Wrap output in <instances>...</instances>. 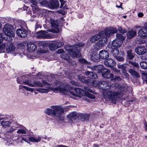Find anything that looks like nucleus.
<instances>
[{
    "label": "nucleus",
    "mask_w": 147,
    "mask_h": 147,
    "mask_svg": "<svg viewBox=\"0 0 147 147\" xmlns=\"http://www.w3.org/2000/svg\"><path fill=\"white\" fill-rule=\"evenodd\" d=\"M55 90L59 91L65 95L69 94V92L73 96V98L76 99H78V98L81 97V96L85 95V91L78 88L75 89H69L67 90L60 87H58L55 88Z\"/></svg>",
    "instance_id": "nucleus-1"
},
{
    "label": "nucleus",
    "mask_w": 147,
    "mask_h": 147,
    "mask_svg": "<svg viewBox=\"0 0 147 147\" xmlns=\"http://www.w3.org/2000/svg\"><path fill=\"white\" fill-rule=\"evenodd\" d=\"M112 88L117 90V92L108 91L107 93L103 94L104 97L106 99H109L113 102H115L118 98V96L121 93L123 90V87L119 86L118 84H115L112 85Z\"/></svg>",
    "instance_id": "nucleus-2"
},
{
    "label": "nucleus",
    "mask_w": 147,
    "mask_h": 147,
    "mask_svg": "<svg viewBox=\"0 0 147 147\" xmlns=\"http://www.w3.org/2000/svg\"><path fill=\"white\" fill-rule=\"evenodd\" d=\"M52 109H47L45 110V113L48 115H52L58 117L61 120L64 119L63 115L64 110L59 106H53Z\"/></svg>",
    "instance_id": "nucleus-3"
},
{
    "label": "nucleus",
    "mask_w": 147,
    "mask_h": 147,
    "mask_svg": "<svg viewBox=\"0 0 147 147\" xmlns=\"http://www.w3.org/2000/svg\"><path fill=\"white\" fill-rule=\"evenodd\" d=\"M3 30L5 34L8 37L5 40L11 41L12 40L11 37L15 36L14 30L11 24H6L3 27Z\"/></svg>",
    "instance_id": "nucleus-4"
},
{
    "label": "nucleus",
    "mask_w": 147,
    "mask_h": 147,
    "mask_svg": "<svg viewBox=\"0 0 147 147\" xmlns=\"http://www.w3.org/2000/svg\"><path fill=\"white\" fill-rule=\"evenodd\" d=\"M65 49L67 51L69 55L72 57H76L80 55V49L77 47H72L71 45H66Z\"/></svg>",
    "instance_id": "nucleus-5"
},
{
    "label": "nucleus",
    "mask_w": 147,
    "mask_h": 147,
    "mask_svg": "<svg viewBox=\"0 0 147 147\" xmlns=\"http://www.w3.org/2000/svg\"><path fill=\"white\" fill-rule=\"evenodd\" d=\"M8 41L6 43V45L5 44H2L3 42V40L2 38H0V50H3L6 47L7 51L8 52H11L14 51L15 50V47L13 45L11 41L6 39Z\"/></svg>",
    "instance_id": "nucleus-6"
},
{
    "label": "nucleus",
    "mask_w": 147,
    "mask_h": 147,
    "mask_svg": "<svg viewBox=\"0 0 147 147\" xmlns=\"http://www.w3.org/2000/svg\"><path fill=\"white\" fill-rule=\"evenodd\" d=\"M117 32V30L115 28L111 27L105 28L104 30L100 32V34L105 35L107 37L109 38L111 34L116 33Z\"/></svg>",
    "instance_id": "nucleus-7"
},
{
    "label": "nucleus",
    "mask_w": 147,
    "mask_h": 147,
    "mask_svg": "<svg viewBox=\"0 0 147 147\" xmlns=\"http://www.w3.org/2000/svg\"><path fill=\"white\" fill-rule=\"evenodd\" d=\"M111 71L110 69L104 68L102 71V76L103 77L108 79H113L114 78L113 75L110 73Z\"/></svg>",
    "instance_id": "nucleus-8"
},
{
    "label": "nucleus",
    "mask_w": 147,
    "mask_h": 147,
    "mask_svg": "<svg viewBox=\"0 0 147 147\" xmlns=\"http://www.w3.org/2000/svg\"><path fill=\"white\" fill-rule=\"evenodd\" d=\"M98 86L104 90H106L111 88L110 84L105 81H101L98 82Z\"/></svg>",
    "instance_id": "nucleus-9"
},
{
    "label": "nucleus",
    "mask_w": 147,
    "mask_h": 147,
    "mask_svg": "<svg viewBox=\"0 0 147 147\" xmlns=\"http://www.w3.org/2000/svg\"><path fill=\"white\" fill-rule=\"evenodd\" d=\"M24 83L31 87L37 86L38 87H42L43 86L42 83L38 81H34L33 83L32 84L29 80H26L24 82Z\"/></svg>",
    "instance_id": "nucleus-10"
},
{
    "label": "nucleus",
    "mask_w": 147,
    "mask_h": 147,
    "mask_svg": "<svg viewBox=\"0 0 147 147\" xmlns=\"http://www.w3.org/2000/svg\"><path fill=\"white\" fill-rule=\"evenodd\" d=\"M16 33L21 38H25L27 36L28 32L25 29H18L17 30Z\"/></svg>",
    "instance_id": "nucleus-11"
},
{
    "label": "nucleus",
    "mask_w": 147,
    "mask_h": 147,
    "mask_svg": "<svg viewBox=\"0 0 147 147\" xmlns=\"http://www.w3.org/2000/svg\"><path fill=\"white\" fill-rule=\"evenodd\" d=\"M102 38L97 42L96 45L99 47H102L106 44L107 42V38L106 36H102Z\"/></svg>",
    "instance_id": "nucleus-12"
},
{
    "label": "nucleus",
    "mask_w": 147,
    "mask_h": 147,
    "mask_svg": "<svg viewBox=\"0 0 147 147\" xmlns=\"http://www.w3.org/2000/svg\"><path fill=\"white\" fill-rule=\"evenodd\" d=\"M136 53L139 55H143L145 54L146 52V48L144 47L140 46L136 47L135 49Z\"/></svg>",
    "instance_id": "nucleus-13"
},
{
    "label": "nucleus",
    "mask_w": 147,
    "mask_h": 147,
    "mask_svg": "<svg viewBox=\"0 0 147 147\" xmlns=\"http://www.w3.org/2000/svg\"><path fill=\"white\" fill-rule=\"evenodd\" d=\"M59 4L58 0H50L49 7L51 9L56 8L59 7Z\"/></svg>",
    "instance_id": "nucleus-14"
},
{
    "label": "nucleus",
    "mask_w": 147,
    "mask_h": 147,
    "mask_svg": "<svg viewBox=\"0 0 147 147\" xmlns=\"http://www.w3.org/2000/svg\"><path fill=\"white\" fill-rule=\"evenodd\" d=\"M99 56L100 59H105L109 57V54L107 51L104 50L100 51Z\"/></svg>",
    "instance_id": "nucleus-15"
},
{
    "label": "nucleus",
    "mask_w": 147,
    "mask_h": 147,
    "mask_svg": "<svg viewBox=\"0 0 147 147\" xmlns=\"http://www.w3.org/2000/svg\"><path fill=\"white\" fill-rule=\"evenodd\" d=\"M104 62L105 66L109 67H113L115 65V61L111 59H109L105 60Z\"/></svg>",
    "instance_id": "nucleus-16"
},
{
    "label": "nucleus",
    "mask_w": 147,
    "mask_h": 147,
    "mask_svg": "<svg viewBox=\"0 0 147 147\" xmlns=\"http://www.w3.org/2000/svg\"><path fill=\"white\" fill-rule=\"evenodd\" d=\"M37 48L36 45L34 44L29 42L27 44V49L28 51L29 52H32Z\"/></svg>",
    "instance_id": "nucleus-17"
},
{
    "label": "nucleus",
    "mask_w": 147,
    "mask_h": 147,
    "mask_svg": "<svg viewBox=\"0 0 147 147\" xmlns=\"http://www.w3.org/2000/svg\"><path fill=\"white\" fill-rule=\"evenodd\" d=\"M105 35H103L100 34V32L98 34L95 35L92 37L90 39V42L92 43H94L96 41H97L102 36H104Z\"/></svg>",
    "instance_id": "nucleus-18"
},
{
    "label": "nucleus",
    "mask_w": 147,
    "mask_h": 147,
    "mask_svg": "<svg viewBox=\"0 0 147 147\" xmlns=\"http://www.w3.org/2000/svg\"><path fill=\"white\" fill-rule=\"evenodd\" d=\"M121 41L115 39L112 42V45L114 47L119 48L121 47L122 43Z\"/></svg>",
    "instance_id": "nucleus-19"
},
{
    "label": "nucleus",
    "mask_w": 147,
    "mask_h": 147,
    "mask_svg": "<svg viewBox=\"0 0 147 147\" xmlns=\"http://www.w3.org/2000/svg\"><path fill=\"white\" fill-rule=\"evenodd\" d=\"M127 58L128 59H132L135 57V54L133 52L132 50L127 51Z\"/></svg>",
    "instance_id": "nucleus-20"
},
{
    "label": "nucleus",
    "mask_w": 147,
    "mask_h": 147,
    "mask_svg": "<svg viewBox=\"0 0 147 147\" xmlns=\"http://www.w3.org/2000/svg\"><path fill=\"white\" fill-rule=\"evenodd\" d=\"M60 57L62 59L67 61L68 63H71V59H70L69 56L67 54H62L60 55Z\"/></svg>",
    "instance_id": "nucleus-21"
},
{
    "label": "nucleus",
    "mask_w": 147,
    "mask_h": 147,
    "mask_svg": "<svg viewBox=\"0 0 147 147\" xmlns=\"http://www.w3.org/2000/svg\"><path fill=\"white\" fill-rule=\"evenodd\" d=\"M85 74L88 76V77L91 78L95 79L98 77L96 74L92 72L86 71Z\"/></svg>",
    "instance_id": "nucleus-22"
},
{
    "label": "nucleus",
    "mask_w": 147,
    "mask_h": 147,
    "mask_svg": "<svg viewBox=\"0 0 147 147\" xmlns=\"http://www.w3.org/2000/svg\"><path fill=\"white\" fill-rule=\"evenodd\" d=\"M78 117L79 114H77L76 112H72L67 116V118L70 119H76Z\"/></svg>",
    "instance_id": "nucleus-23"
},
{
    "label": "nucleus",
    "mask_w": 147,
    "mask_h": 147,
    "mask_svg": "<svg viewBox=\"0 0 147 147\" xmlns=\"http://www.w3.org/2000/svg\"><path fill=\"white\" fill-rule=\"evenodd\" d=\"M129 71L132 76L134 77H140L139 74L133 69H129Z\"/></svg>",
    "instance_id": "nucleus-24"
},
{
    "label": "nucleus",
    "mask_w": 147,
    "mask_h": 147,
    "mask_svg": "<svg viewBox=\"0 0 147 147\" xmlns=\"http://www.w3.org/2000/svg\"><path fill=\"white\" fill-rule=\"evenodd\" d=\"M136 34V32L135 31L131 30L129 31L127 33V37L130 39L134 37Z\"/></svg>",
    "instance_id": "nucleus-25"
},
{
    "label": "nucleus",
    "mask_w": 147,
    "mask_h": 147,
    "mask_svg": "<svg viewBox=\"0 0 147 147\" xmlns=\"http://www.w3.org/2000/svg\"><path fill=\"white\" fill-rule=\"evenodd\" d=\"M90 59L94 62H97L100 61V58L98 57L97 55H91Z\"/></svg>",
    "instance_id": "nucleus-26"
},
{
    "label": "nucleus",
    "mask_w": 147,
    "mask_h": 147,
    "mask_svg": "<svg viewBox=\"0 0 147 147\" xmlns=\"http://www.w3.org/2000/svg\"><path fill=\"white\" fill-rule=\"evenodd\" d=\"M147 32H145L144 29H140L138 33V35L142 38H144L146 37Z\"/></svg>",
    "instance_id": "nucleus-27"
},
{
    "label": "nucleus",
    "mask_w": 147,
    "mask_h": 147,
    "mask_svg": "<svg viewBox=\"0 0 147 147\" xmlns=\"http://www.w3.org/2000/svg\"><path fill=\"white\" fill-rule=\"evenodd\" d=\"M78 118L82 120V121L88 120L89 119V117L87 115H85L83 114H79Z\"/></svg>",
    "instance_id": "nucleus-28"
},
{
    "label": "nucleus",
    "mask_w": 147,
    "mask_h": 147,
    "mask_svg": "<svg viewBox=\"0 0 147 147\" xmlns=\"http://www.w3.org/2000/svg\"><path fill=\"white\" fill-rule=\"evenodd\" d=\"M46 33V32L43 31H40L38 33V36L37 37L38 38H45V35Z\"/></svg>",
    "instance_id": "nucleus-29"
},
{
    "label": "nucleus",
    "mask_w": 147,
    "mask_h": 147,
    "mask_svg": "<svg viewBox=\"0 0 147 147\" xmlns=\"http://www.w3.org/2000/svg\"><path fill=\"white\" fill-rule=\"evenodd\" d=\"M125 36H124L122 34L119 33L116 34V39H117L118 40L121 41V42H123V41L125 39Z\"/></svg>",
    "instance_id": "nucleus-30"
},
{
    "label": "nucleus",
    "mask_w": 147,
    "mask_h": 147,
    "mask_svg": "<svg viewBox=\"0 0 147 147\" xmlns=\"http://www.w3.org/2000/svg\"><path fill=\"white\" fill-rule=\"evenodd\" d=\"M94 69L96 70H98V72H102V70L104 69V66L102 65H98L94 66Z\"/></svg>",
    "instance_id": "nucleus-31"
},
{
    "label": "nucleus",
    "mask_w": 147,
    "mask_h": 147,
    "mask_svg": "<svg viewBox=\"0 0 147 147\" xmlns=\"http://www.w3.org/2000/svg\"><path fill=\"white\" fill-rule=\"evenodd\" d=\"M111 52L115 58L117 56L119 53V50L117 49H112Z\"/></svg>",
    "instance_id": "nucleus-32"
},
{
    "label": "nucleus",
    "mask_w": 147,
    "mask_h": 147,
    "mask_svg": "<svg viewBox=\"0 0 147 147\" xmlns=\"http://www.w3.org/2000/svg\"><path fill=\"white\" fill-rule=\"evenodd\" d=\"M49 47L51 51H54L57 49V47L55 42L50 44L49 45Z\"/></svg>",
    "instance_id": "nucleus-33"
},
{
    "label": "nucleus",
    "mask_w": 147,
    "mask_h": 147,
    "mask_svg": "<svg viewBox=\"0 0 147 147\" xmlns=\"http://www.w3.org/2000/svg\"><path fill=\"white\" fill-rule=\"evenodd\" d=\"M127 65H128L127 64L118 65V68L119 69H121L122 71H126V69Z\"/></svg>",
    "instance_id": "nucleus-34"
},
{
    "label": "nucleus",
    "mask_w": 147,
    "mask_h": 147,
    "mask_svg": "<svg viewBox=\"0 0 147 147\" xmlns=\"http://www.w3.org/2000/svg\"><path fill=\"white\" fill-rule=\"evenodd\" d=\"M141 67L144 69H147V62L145 61L141 62L140 63Z\"/></svg>",
    "instance_id": "nucleus-35"
},
{
    "label": "nucleus",
    "mask_w": 147,
    "mask_h": 147,
    "mask_svg": "<svg viewBox=\"0 0 147 147\" xmlns=\"http://www.w3.org/2000/svg\"><path fill=\"white\" fill-rule=\"evenodd\" d=\"M1 124L3 127H5L6 126H9L10 124V122L8 121H3L1 122Z\"/></svg>",
    "instance_id": "nucleus-36"
},
{
    "label": "nucleus",
    "mask_w": 147,
    "mask_h": 147,
    "mask_svg": "<svg viewBox=\"0 0 147 147\" xmlns=\"http://www.w3.org/2000/svg\"><path fill=\"white\" fill-rule=\"evenodd\" d=\"M79 62L82 64H89L90 63L87 61L85 59L82 58L79 59Z\"/></svg>",
    "instance_id": "nucleus-37"
},
{
    "label": "nucleus",
    "mask_w": 147,
    "mask_h": 147,
    "mask_svg": "<svg viewBox=\"0 0 147 147\" xmlns=\"http://www.w3.org/2000/svg\"><path fill=\"white\" fill-rule=\"evenodd\" d=\"M29 140L31 142H37L40 141V138H39L37 139H36L34 138L31 137L29 138Z\"/></svg>",
    "instance_id": "nucleus-38"
},
{
    "label": "nucleus",
    "mask_w": 147,
    "mask_h": 147,
    "mask_svg": "<svg viewBox=\"0 0 147 147\" xmlns=\"http://www.w3.org/2000/svg\"><path fill=\"white\" fill-rule=\"evenodd\" d=\"M40 4L41 5H42L45 6H48L49 7V3L48 1H47L43 0L40 2Z\"/></svg>",
    "instance_id": "nucleus-39"
},
{
    "label": "nucleus",
    "mask_w": 147,
    "mask_h": 147,
    "mask_svg": "<svg viewBox=\"0 0 147 147\" xmlns=\"http://www.w3.org/2000/svg\"><path fill=\"white\" fill-rule=\"evenodd\" d=\"M54 36L52 34H47L46 33L45 38L51 39L53 38Z\"/></svg>",
    "instance_id": "nucleus-40"
},
{
    "label": "nucleus",
    "mask_w": 147,
    "mask_h": 147,
    "mask_svg": "<svg viewBox=\"0 0 147 147\" xmlns=\"http://www.w3.org/2000/svg\"><path fill=\"white\" fill-rule=\"evenodd\" d=\"M78 78L82 82H84L85 80V78L82 75L80 74L77 76Z\"/></svg>",
    "instance_id": "nucleus-41"
},
{
    "label": "nucleus",
    "mask_w": 147,
    "mask_h": 147,
    "mask_svg": "<svg viewBox=\"0 0 147 147\" xmlns=\"http://www.w3.org/2000/svg\"><path fill=\"white\" fill-rule=\"evenodd\" d=\"M36 90L41 93L48 92V91L47 90L40 88H38Z\"/></svg>",
    "instance_id": "nucleus-42"
},
{
    "label": "nucleus",
    "mask_w": 147,
    "mask_h": 147,
    "mask_svg": "<svg viewBox=\"0 0 147 147\" xmlns=\"http://www.w3.org/2000/svg\"><path fill=\"white\" fill-rule=\"evenodd\" d=\"M51 23L52 26L54 27L57 28L58 26V25L55 23V21L51 20Z\"/></svg>",
    "instance_id": "nucleus-43"
},
{
    "label": "nucleus",
    "mask_w": 147,
    "mask_h": 147,
    "mask_svg": "<svg viewBox=\"0 0 147 147\" xmlns=\"http://www.w3.org/2000/svg\"><path fill=\"white\" fill-rule=\"evenodd\" d=\"M115 58L119 61H123L124 60V59L123 57L119 56L116 57Z\"/></svg>",
    "instance_id": "nucleus-44"
},
{
    "label": "nucleus",
    "mask_w": 147,
    "mask_h": 147,
    "mask_svg": "<svg viewBox=\"0 0 147 147\" xmlns=\"http://www.w3.org/2000/svg\"><path fill=\"white\" fill-rule=\"evenodd\" d=\"M55 43L57 47V48L61 47L64 45V43L62 42H57Z\"/></svg>",
    "instance_id": "nucleus-45"
},
{
    "label": "nucleus",
    "mask_w": 147,
    "mask_h": 147,
    "mask_svg": "<svg viewBox=\"0 0 147 147\" xmlns=\"http://www.w3.org/2000/svg\"><path fill=\"white\" fill-rule=\"evenodd\" d=\"M22 87L24 88L25 89L28 91H29L32 92L33 91V89L32 88H29L26 86H23Z\"/></svg>",
    "instance_id": "nucleus-46"
},
{
    "label": "nucleus",
    "mask_w": 147,
    "mask_h": 147,
    "mask_svg": "<svg viewBox=\"0 0 147 147\" xmlns=\"http://www.w3.org/2000/svg\"><path fill=\"white\" fill-rule=\"evenodd\" d=\"M118 31L122 34L125 33L126 32V31L125 29L123 30L121 27H119L118 28Z\"/></svg>",
    "instance_id": "nucleus-47"
},
{
    "label": "nucleus",
    "mask_w": 147,
    "mask_h": 147,
    "mask_svg": "<svg viewBox=\"0 0 147 147\" xmlns=\"http://www.w3.org/2000/svg\"><path fill=\"white\" fill-rule=\"evenodd\" d=\"M84 88L86 91H88L92 93H93L94 92V91L92 90L91 89L87 86H84Z\"/></svg>",
    "instance_id": "nucleus-48"
},
{
    "label": "nucleus",
    "mask_w": 147,
    "mask_h": 147,
    "mask_svg": "<svg viewBox=\"0 0 147 147\" xmlns=\"http://www.w3.org/2000/svg\"><path fill=\"white\" fill-rule=\"evenodd\" d=\"M84 88L86 91H88L92 93H93L94 92V91L92 90L91 89L87 86H84Z\"/></svg>",
    "instance_id": "nucleus-49"
},
{
    "label": "nucleus",
    "mask_w": 147,
    "mask_h": 147,
    "mask_svg": "<svg viewBox=\"0 0 147 147\" xmlns=\"http://www.w3.org/2000/svg\"><path fill=\"white\" fill-rule=\"evenodd\" d=\"M87 97L91 99H94L95 98V96L92 94H90L88 93H87Z\"/></svg>",
    "instance_id": "nucleus-50"
},
{
    "label": "nucleus",
    "mask_w": 147,
    "mask_h": 147,
    "mask_svg": "<svg viewBox=\"0 0 147 147\" xmlns=\"http://www.w3.org/2000/svg\"><path fill=\"white\" fill-rule=\"evenodd\" d=\"M17 132L18 133V134L21 133V134H26V132L24 130L22 129H19V130H18L17 131Z\"/></svg>",
    "instance_id": "nucleus-51"
},
{
    "label": "nucleus",
    "mask_w": 147,
    "mask_h": 147,
    "mask_svg": "<svg viewBox=\"0 0 147 147\" xmlns=\"http://www.w3.org/2000/svg\"><path fill=\"white\" fill-rule=\"evenodd\" d=\"M61 3V5L60 6V7L62 8L64 4L65 3V1L63 0H59Z\"/></svg>",
    "instance_id": "nucleus-52"
},
{
    "label": "nucleus",
    "mask_w": 147,
    "mask_h": 147,
    "mask_svg": "<svg viewBox=\"0 0 147 147\" xmlns=\"http://www.w3.org/2000/svg\"><path fill=\"white\" fill-rule=\"evenodd\" d=\"M64 52V51L62 49H59L57 51V53H61Z\"/></svg>",
    "instance_id": "nucleus-53"
},
{
    "label": "nucleus",
    "mask_w": 147,
    "mask_h": 147,
    "mask_svg": "<svg viewBox=\"0 0 147 147\" xmlns=\"http://www.w3.org/2000/svg\"><path fill=\"white\" fill-rule=\"evenodd\" d=\"M71 83L74 85L78 86L79 84L74 81H71Z\"/></svg>",
    "instance_id": "nucleus-54"
},
{
    "label": "nucleus",
    "mask_w": 147,
    "mask_h": 147,
    "mask_svg": "<svg viewBox=\"0 0 147 147\" xmlns=\"http://www.w3.org/2000/svg\"><path fill=\"white\" fill-rule=\"evenodd\" d=\"M85 45V44L84 43H78L77 45L79 47H84Z\"/></svg>",
    "instance_id": "nucleus-55"
},
{
    "label": "nucleus",
    "mask_w": 147,
    "mask_h": 147,
    "mask_svg": "<svg viewBox=\"0 0 147 147\" xmlns=\"http://www.w3.org/2000/svg\"><path fill=\"white\" fill-rule=\"evenodd\" d=\"M132 64L134 67H138L139 66L138 64L136 63L132 62Z\"/></svg>",
    "instance_id": "nucleus-56"
},
{
    "label": "nucleus",
    "mask_w": 147,
    "mask_h": 147,
    "mask_svg": "<svg viewBox=\"0 0 147 147\" xmlns=\"http://www.w3.org/2000/svg\"><path fill=\"white\" fill-rule=\"evenodd\" d=\"M30 1L34 5H35L37 4L36 0H30Z\"/></svg>",
    "instance_id": "nucleus-57"
},
{
    "label": "nucleus",
    "mask_w": 147,
    "mask_h": 147,
    "mask_svg": "<svg viewBox=\"0 0 147 147\" xmlns=\"http://www.w3.org/2000/svg\"><path fill=\"white\" fill-rule=\"evenodd\" d=\"M42 82L45 84L47 85H50V84L49 83L47 82L45 80H43L42 81Z\"/></svg>",
    "instance_id": "nucleus-58"
},
{
    "label": "nucleus",
    "mask_w": 147,
    "mask_h": 147,
    "mask_svg": "<svg viewBox=\"0 0 147 147\" xmlns=\"http://www.w3.org/2000/svg\"><path fill=\"white\" fill-rule=\"evenodd\" d=\"M113 70L114 71H115L117 73H119L120 72V71L118 69H117L116 68H113Z\"/></svg>",
    "instance_id": "nucleus-59"
},
{
    "label": "nucleus",
    "mask_w": 147,
    "mask_h": 147,
    "mask_svg": "<svg viewBox=\"0 0 147 147\" xmlns=\"http://www.w3.org/2000/svg\"><path fill=\"white\" fill-rule=\"evenodd\" d=\"M71 63L72 65L74 66H76V62L74 61H73L72 62V61H71V63Z\"/></svg>",
    "instance_id": "nucleus-60"
},
{
    "label": "nucleus",
    "mask_w": 147,
    "mask_h": 147,
    "mask_svg": "<svg viewBox=\"0 0 147 147\" xmlns=\"http://www.w3.org/2000/svg\"><path fill=\"white\" fill-rule=\"evenodd\" d=\"M138 17H141L143 16V14L141 12L139 13H138Z\"/></svg>",
    "instance_id": "nucleus-61"
},
{
    "label": "nucleus",
    "mask_w": 147,
    "mask_h": 147,
    "mask_svg": "<svg viewBox=\"0 0 147 147\" xmlns=\"http://www.w3.org/2000/svg\"><path fill=\"white\" fill-rule=\"evenodd\" d=\"M49 31H50V32L53 33H58V32H56L55 30H49Z\"/></svg>",
    "instance_id": "nucleus-62"
},
{
    "label": "nucleus",
    "mask_w": 147,
    "mask_h": 147,
    "mask_svg": "<svg viewBox=\"0 0 147 147\" xmlns=\"http://www.w3.org/2000/svg\"><path fill=\"white\" fill-rule=\"evenodd\" d=\"M66 147V146H63L61 145H58L57 146V147Z\"/></svg>",
    "instance_id": "nucleus-63"
},
{
    "label": "nucleus",
    "mask_w": 147,
    "mask_h": 147,
    "mask_svg": "<svg viewBox=\"0 0 147 147\" xmlns=\"http://www.w3.org/2000/svg\"><path fill=\"white\" fill-rule=\"evenodd\" d=\"M59 12L60 13H61L63 15H64L65 14V12L64 11H59Z\"/></svg>",
    "instance_id": "nucleus-64"
}]
</instances>
